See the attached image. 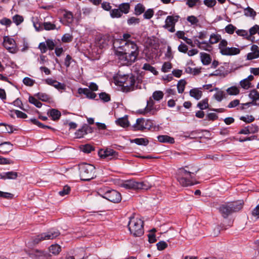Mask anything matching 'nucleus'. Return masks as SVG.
I'll return each mask as SVG.
<instances>
[{
  "label": "nucleus",
  "mask_w": 259,
  "mask_h": 259,
  "mask_svg": "<svg viewBox=\"0 0 259 259\" xmlns=\"http://www.w3.org/2000/svg\"><path fill=\"white\" fill-rule=\"evenodd\" d=\"M244 202L242 200L227 202L221 204L219 210L222 217L226 219L231 214L241 210L243 207Z\"/></svg>",
  "instance_id": "f257e3e1"
},
{
  "label": "nucleus",
  "mask_w": 259,
  "mask_h": 259,
  "mask_svg": "<svg viewBox=\"0 0 259 259\" xmlns=\"http://www.w3.org/2000/svg\"><path fill=\"white\" fill-rule=\"evenodd\" d=\"M144 221L133 215L129 218L127 228L130 234L134 237H140L144 234Z\"/></svg>",
  "instance_id": "f03ea898"
},
{
  "label": "nucleus",
  "mask_w": 259,
  "mask_h": 259,
  "mask_svg": "<svg viewBox=\"0 0 259 259\" xmlns=\"http://www.w3.org/2000/svg\"><path fill=\"white\" fill-rule=\"evenodd\" d=\"M118 49L127 55L130 63H134L139 55V48L134 41L125 42L124 46L118 47Z\"/></svg>",
  "instance_id": "7ed1b4c3"
},
{
  "label": "nucleus",
  "mask_w": 259,
  "mask_h": 259,
  "mask_svg": "<svg viewBox=\"0 0 259 259\" xmlns=\"http://www.w3.org/2000/svg\"><path fill=\"white\" fill-rule=\"evenodd\" d=\"M80 180L89 181L96 177L95 167L91 164L82 163L78 164Z\"/></svg>",
  "instance_id": "20e7f679"
},
{
  "label": "nucleus",
  "mask_w": 259,
  "mask_h": 259,
  "mask_svg": "<svg viewBox=\"0 0 259 259\" xmlns=\"http://www.w3.org/2000/svg\"><path fill=\"white\" fill-rule=\"evenodd\" d=\"M98 193L103 198L113 203H119L121 200V195L119 192L107 187L100 188Z\"/></svg>",
  "instance_id": "39448f33"
},
{
  "label": "nucleus",
  "mask_w": 259,
  "mask_h": 259,
  "mask_svg": "<svg viewBox=\"0 0 259 259\" xmlns=\"http://www.w3.org/2000/svg\"><path fill=\"white\" fill-rule=\"evenodd\" d=\"M194 172L188 171L184 168H181L179 169L177 180L183 186H191L194 184Z\"/></svg>",
  "instance_id": "423d86ee"
},
{
  "label": "nucleus",
  "mask_w": 259,
  "mask_h": 259,
  "mask_svg": "<svg viewBox=\"0 0 259 259\" xmlns=\"http://www.w3.org/2000/svg\"><path fill=\"white\" fill-rule=\"evenodd\" d=\"M122 85V90L123 92L127 93L136 89H140L138 84H136V76L133 74L130 76L128 75H124L119 81Z\"/></svg>",
  "instance_id": "0eeeda50"
},
{
  "label": "nucleus",
  "mask_w": 259,
  "mask_h": 259,
  "mask_svg": "<svg viewBox=\"0 0 259 259\" xmlns=\"http://www.w3.org/2000/svg\"><path fill=\"white\" fill-rule=\"evenodd\" d=\"M60 234V232L56 229L52 228L46 233H43L36 236L33 239V243L37 244L44 240H50L56 238Z\"/></svg>",
  "instance_id": "6e6552de"
},
{
  "label": "nucleus",
  "mask_w": 259,
  "mask_h": 259,
  "mask_svg": "<svg viewBox=\"0 0 259 259\" xmlns=\"http://www.w3.org/2000/svg\"><path fill=\"white\" fill-rule=\"evenodd\" d=\"M98 155L100 158L105 159L107 161L117 159L119 157L118 152L111 148L100 149Z\"/></svg>",
  "instance_id": "1a4fd4ad"
},
{
  "label": "nucleus",
  "mask_w": 259,
  "mask_h": 259,
  "mask_svg": "<svg viewBox=\"0 0 259 259\" xmlns=\"http://www.w3.org/2000/svg\"><path fill=\"white\" fill-rule=\"evenodd\" d=\"M114 37L108 34L101 35L98 38L96 42L97 45L100 49L105 48L111 44L114 45Z\"/></svg>",
  "instance_id": "9d476101"
},
{
  "label": "nucleus",
  "mask_w": 259,
  "mask_h": 259,
  "mask_svg": "<svg viewBox=\"0 0 259 259\" xmlns=\"http://www.w3.org/2000/svg\"><path fill=\"white\" fill-rule=\"evenodd\" d=\"M30 259H51V255L47 251L37 249L31 250L28 254Z\"/></svg>",
  "instance_id": "9b49d317"
},
{
  "label": "nucleus",
  "mask_w": 259,
  "mask_h": 259,
  "mask_svg": "<svg viewBox=\"0 0 259 259\" xmlns=\"http://www.w3.org/2000/svg\"><path fill=\"white\" fill-rule=\"evenodd\" d=\"M122 186L127 189L140 190L147 189V186L144 182H136L133 179L126 181L123 184Z\"/></svg>",
  "instance_id": "f8f14e48"
},
{
  "label": "nucleus",
  "mask_w": 259,
  "mask_h": 259,
  "mask_svg": "<svg viewBox=\"0 0 259 259\" xmlns=\"http://www.w3.org/2000/svg\"><path fill=\"white\" fill-rule=\"evenodd\" d=\"M3 46L10 53L15 54L18 51L15 40L9 36L4 37Z\"/></svg>",
  "instance_id": "ddd939ff"
},
{
  "label": "nucleus",
  "mask_w": 259,
  "mask_h": 259,
  "mask_svg": "<svg viewBox=\"0 0 259 259\" xmlns=\"http://www.w3.org/2000/svg\"><path fill=\"white\" fill-rule=\"evenodd\" d=\"M240 52L239 49L235 47H228L223 50H221L220 53L222 55L225 56H233L239 54Z\"/></svg>",
  "instance_id": "4468645a"
},
{
  "label": "nucleus",
  "mask_w": 259,
  "mask_h": 259,
  "mask_svg": "<svg viewBox=\"0 0 259 259\" xmlns=\"http://www.w3.org/2000/svg\"><path fill=\"white\" fill-rule=\"evenodd\" d=\"M37 24L34 23V26L37 30H39L37 27ZM38 27H41V30L43 28L46 30H54L56 28V26L55 24L52 23L50 22H44L41 24H38Z\"/></svg>",
  "instance_id": "2eb2a0df"
},
{
  "label": "nucleus",
  "mask_w": 259,
  "mask_h": 259,
  "mask_svg": "<svg viewBox=\"0 0 259 259\" xmlns=\"http://www.w3.org/2000/svg\"><path fill=\"white\" fill-rule=\"evenodd\" d=\"M248 96L252 100L250 102L253 105L259 106V92L256 89L251 90Z\"/></svg>",
  "instance_id": "dca6fc26"
},
{
  "label": "nucleus",
  "mask_w": 259,
  "mask_h": 259,
  "mask_svg": "<svg viewBox=\"0 0 259 259\" xmlns=\"http://www.w3.org/2000/svg\"><path fill=\"white\" fill-rule=\"evenodd\" d=\"M79 94H83L86 97L90 99H94L96 97V94L93 92L90 91L88 88H79L78 89Z\"/></svg>",
  "instance_id": "f3484780"
},
{
  "label": "nucleus",
  "mask_w": 259,
  "mask_h": 259,
  "mask_svg": "<svg viewBox=\"0 0 259 259\" xmlns=\"http://www.w3.org/2000/svg\"><path fill=\"white\" fill-rule=\"evenodd\" d=\"M249 34L247 37V40H250L251 42H255V37L253 35L257 33L259 34V25L255 24L251 27L249 30Z\"/></svg>",
  "instance_id": "a211bd4d"
},
{
  "label": "nucleus",
  "mask_w": 259,
  "mask_h": 259,
  "mask_svg": "<svg viewBox=\"0 0 259 259\" xmlns=\"http://www.w3.org/2000/svg\"><path fill=\"white\" fill-rule=\"evenodd\" d=\"M145 120L143 118H138L136 123L133 125V131H144L145 126Z\"/></svg>",
  "instance_id": "6ab92c4d"
},
{
  "label": "nucleus",
  "mask_w": 259,
  "mask_h": 259,
  "mask_svg": "<svg viewBox=\"0 0 259 259\" xmlns=\"http://www.w3.org/2000/svg\"><path fill=\"white\" fill-rule=\"evenodd\" d=\"M115 54L118 57V59L122 61L124 64L131 65L133 63H130L127 55L125 54L123 50H117Z\"/></svg>",
  "instance_id": "aec40b11"
},
{
  "label": "nucleus",
  "mask_w": 259,
  "mask_h": 259,
  "mask_svg": "<svg viewBox=\"0 0 259 259\" xmlns=\"http://www.w3.org/2000/svg\"><path fill=\"white\" fill-rule=\"evenodd\" d=\"M115 123L117 125L123 128L127 127L130 126L127 115H125L123 117L118 118L115 120Z\"/></svg>",
  "instance_id": "412c9836"
},
{
  "label": "nucleus",
  "mask_w": 259,
  "mask_h": 259,
  "mask_svg": "<svg viewBox=\"0 0 259 259\" xmlns=\"http://www.w3.org/2000/svg\"><path fill=\"white\" fill-rule=\"evenodd\" d=\"M18 177V173L15 171H8L0 174V179H16Z\"/></svg>",
  "instance_id": "4be33fe9"
},
{
  "label": "nucleus",
  "mask_w": 259,
  "mask_h": 259,
  "mask_svg": "<svg viewBox=\"0 0 259 259\" xmlns=\"http://www.w3.org/2000/svg\"><path fill=\"white\" fill-rule=\"evenodd\" d=\"M48 113L50 114V116L52 117V119L54 121L59 120L61 116L60 111L56 109H50Z\"/></svg>",
  "instance_id": "5701e85b"
},
{
  "label": "nucleus",
  "mask_w": 259,
  "mask_h": 259,
  "mask_svg": "<svg viewBox=\"0 0 259 259\" xmlns=\"http://www.w3.org/2000/svg\"><path fill=\"white\" fill-rule=\"evenodd\" d=\"M158 141L161 143L173 144L175 143L174 138L167 135H160L157 137Z\"/></svg>",
  "instance_id": "b1692460"
},
{
  "label": "nucleus",
  "mask_w": 259,
  "mask_h": 259,
  "mask_svg": "<svg viewBox=\"0 0 259 259\" xmlns=\"http://www.w3.org/2000/svg\"><path fill=\"white\" fill-rule=\"evenodd\" d=\"M189 94L191 97H193L196 100H199L202 96V91L198 88H193L190 90Z\"/></svg>",
  "instance_id": "393cba45"
},
{
  "label": "nucleus",
  "mask_w": 259,
  "mask_h": 259,
  "mask_svg": "<svg viewBox=\"0 0 259 259\" xmlns=\"http://www.w3.org/2000/svg\"><path fill=\"white\" fill-rule=\"evenodd\" d=\"M30 121L33 123L34 125H37L39 128H48L52 130L53 131H55V129L50 126L45 125L44 124L42 123L40 121H39L38 120H37L35 118H31L30 119Z\"/></svg>",
  "instance_id": "a878e982"
},
{
  "label": "nucleus",
  "mask_w": 259,
  "mask_h": 259,
  "mask_svg": "<svg viewBox=\"0 0 259 259\" xmlns=\"http://www.w3.org/2000/svg\"><path fill=\"white\" fill-rule=\"evenodd\" d=\"M34 96L37 97L38 100L42 102H50L52 100V97L50 95L44 93H38L35 94Z\"/></svg>",
  "instance_id": "bb28decb"
},
{
  "label": "nucleus",
  "mask_w": 259,
  "mask_h": 259,
  "mask_svg": "<svg viewBox=\"0 0 259 259\" xmlns=\"http://www.w3.org/2000/svg\"><path fill=\"white\" fill-rule=\"evenodd\" d=\"M145 129H147L151 131H155L158 129V127L154 124L153 120L147 119L145 122L144 130Z\"/></svg>",
  "instance_id": "cd10ccee"
},
{
  "label": "nucleus",
  "mask_w": 259,
  "mask_h": 259,
  "mask_svg": "<svg viewBox=\"0 0 259 259\" xmlns=\"http://www.w3.org/2000/svg\"><path fill=\"white\" fill-rule=\"evenodd\" d=\"M201 60L202 64L204 65L209 64L211 61V58L210 55L205 53H201Z\"/></svg>",
  "instance_id": "c85d7f7f"
},
{
  "label": "nucleus",
  "mask_w": 259,
  "mask_h": 259,
  "mask_svg": "<svg viewBox=\"0 0 259 259\" xmlns=\"http://www.w3.org/2000/svg\"><path fill=\"white\" fill-rule=\"evenodd\" d=\"M131 143H134L138 145H144L146 146L149 143V141L145 138H136L133 140H131Z\"/></svg>",
  "instance_id": "c756f323"
},
{
  "label": "nucleus",
  "mask_w": 259,
  "mask_h": 259,
  "mask_svg": "<svg viewBox=\"0 0 259 259\" xmlns=\"http://www.w3.org/2000/svg\"><path fill=\"white\" fill-rule=\"evenodd\" d=\"M145 8L143 4L139 3L135 6V14L139 16L145 12Z\"/></svg>",
  "instance_id": "7c9ffc66"
},
{
  "label": "nucleus",
  "mask_w": 259,
  "mask_h": 259,
  "mask_svg": "<svg viewBox=\"0 0 259 259\" xmlns=\"http://www.w3.org/2000/svg\"><path fill=\"white\" fill-rule=\"evenodd\" d=\"M118 8L121 11L122 14H126L130 11V5L127 3H122L119 5Z\"/></svg>",
  "instance_id": "2f4dec72"
},
{
  "label": "nucleus",
  "mask_w": 259,
  "mask_h": 259,
  "mask_svg": "<svg viewBox=\"0 0 259 259\" xmlns=\"http://www.w3.org/2000/svg\"><path fill=\"white\" fill-rule=\"evenodd\" d=\"M197 107L201 110L207 109L209 107L208 99L207 98L203 99L198 103Z\"/></svg>",
  "instance_id": "473e14b6"
},
{
  "label": "nucleus",
  "mask_w": 259,
  "mask_h": 259,
  "mask_svg": "<svg viewBox=\"0 0 259 259\" xmlns=\"http://www.w3.org/2000/svg\"><path fill=\"white\" fill-rule=\"evenodd\" d=\"M61 250V248L58 244H53L49 247V251L54 255H57Z\"/></svg>",
  "instance_id": "72a5a7b5"
},
{
  "label": "nucleus",
  "mask_w": 259,
  "mask_h": 259,
  "mask_svg": "<svg viewBox=\"0 0 259 259\" xmlns=\"http://www.w3.org/2000/svg\"><path fill=\"white\" fill-rule=\"evenodd\" d=\"M225 67L224 66H221L218 69L215 70L213 72L210 73L209 74V76H225V74L224 73Z\"/></svg>",
  "instance_id": "f704fd0d"
},
{
  "label": "nucleus",
  "mask_w": 259,
  "mask_h": 259,
  "mask_svg": "<svg viewBox=\"0 0 259 259\" xmlns=\"http://www.w3.org/2000/svg\"><path fill=\"white\" fill-rule=\"evenodd\" d=\"M13 145H2L0 146V152L2 154H7L12 150Z\"/></svg>",
  "instance_id": "c9c22d12"
},
{
  "label": "nucleus",
  "mask_w": 259,
  "mask_h": 259,
  "mask_svg": "<svg viewBox=\"0 0 259 259\" xmlns=\"http://www.w3.org/2000/svg\"><path fill=\"white\" fill-rule=\"evenodd\" d=\"M221 40V36L218 34L212 33L210 35L209 42L210 44H214Z\"/></svg>",
  "instance_id": "e433bc0d"
},
{
  "label": "nucleus",
  "mask_w": 259,
  "mask_h": 259,
  "mask_svg": "<svg viewBox=\"0 0 259 259\" xmlns=\"http://www.w3.org/2000/svg\"><path fill=\"white\" fill-rule=\"evenodd\" d=\"M187 83L185 79H181L177 84L178 92L179 93H182L185 90V85Z\"/></svg>",
  "instance_id": "4c0bfd02"
},
{
  "label": "nucleus",
  "mask_w": 259,
  "mask_h": 259,
  "mask_svg": "<svg viewBox=\"0 0 259 259\" xmlns=\"http://www.w3.org/2000/svg\"><path fill=\"white\" fill-rule=\"evenodd\" d=\"M143 69L145 70L150 71L155 75H157L158 74V72L155 69V68L148 63L144 64L143 67Z\"/></svg>",
  "instance_id": "58836bf2"
},
{
  "label": "nucleus",
  "mask_w": 259,
  "mask_h": 259,
  "mask_svg": "<svg viewBox=\"0 0 259 259\" xmlns=\"http://www.w3.org/2000/svg\"><path fill=\"white\" fill-rule=\"evenodd\" d=\"M227 92L229 95H237L239 94L240 90L239 88L236 86H232L229 88L227 90Z\"/></svg>",
  "instance_id": "ea45409f"
},
{
  "label": "nucleus",
  "mask_w": 259,
  "mask_h": 259,
  "mask_svg": "<svg viewBox=\"0 0 259 259\" xmlns=\"http://www.w3.org/2000/svg\"><path fill=\"white\" fill-rule=\"evenodd\" d=\"M28 101L29 103L33 104L37 108H40L42 105L40 102H39L38 100H37L32 96H29L28 98Z\"/></svg>",
  "instance_id": "a19ab883"
},
{
  "label": "nucleus",
  "mask_w": 259,
  "mask_h": 259,
  "mask_svg": "<svg viewBox=\"0 0 259 259\" xmlns=\"http://www.w3.org/2000/svg\"><path fill=\"white\" fill-rule=\"evenodd\" d=\"M63 18L66 20L68 23H71L73 20V15L71 12L65 11L63 15Z\"/></svg>",
  "instance_id": "79ce46f5"
},
{
  "label": "nucleus",
  "mask_w": 259,
  "mask_h": 259,
  "mask_svg": "<svg viewBox=\"0 0 259 259\" xmlns=\"http://www.w3.org/2000/svg\"><path fill=\"white\" fill-rule=\"evenodd\" d=\"M99 98L104 102H108L111 100L110 95L105 92H102L99 94Z\"/></svg>",
  "instance_id": "37998d69"
},
{
  "label": "nucleus",
  "mask_w": 259,
  "mask_h": 259,
  "mask_svg": "<svg viewBox=\"0 0 259 259\" xmlns=\"http://www.w3.org/2000/svg\"><path fill=\"white\" fill-rule=\"evenodd\" d=\"M244 14L246 16L252 17L254 19L256 13L253 9L248 7L244 10Z\"/></svg>",
  "instance_id": "c03bdc74"
},
{
  "label": "nucleus",
  "mask_w": 259,
  "mask_h": 259,
  "mask_svg": "<svg viewBox=\"0 0 259 259\" xmlns=\"http://www.w3.org/2000/svg\"><path fill=\"white\" fill-rule=\"evenodd\" d=\"M122 14L118 9H114L110 11V16L112 18H120Z\"/></svg>",
  "instance_id": "a18cd8bd"
},
{
  "label": "nucleus",
  "mask_w": 259,
  "mask_h": 259,
  "mask_svg": "<svg viewBox=\"0 0 259 259\" xmlns=\"http://www.w3.org/2000/svg\"><path fill=\"white\" fill-rule=\"evenodd\" d=\"M163 95L162 91H157L153 92L152 98L156 101H159L163 98Z\"/></svg>",
  "instance_id": "49530a36"
},
{
  "label": "nucleus",
  "mask_w": 259,
  "mask_h": 259,
  "mask_svg": "<svg viewBox=\"0 0 259 259\" xmlns=\"http://www.w3.org/2000/svg\"><path fill=\"white\" fill-rule=\"evenodd\" d=\"M240 85L241 87L245 90H247L251 88V83L249 82L247 80L244 79L240 81Z\"/></svg>",
  "instance_id": "de8ad7c7"
},
{
  "label": "nucleus",
  "mask_w": 259,
  "mask_h": 259,
  "mask_svg": "<svg viewBox=\"0 0 259 259\" xmlns=\"http://www.w3.org/2000/svg\"><path fill=\"white\" fill-rule=\"evenodd\" d=\"M213 97L218 102H221L225 98L224 92L222 91H218L214 95Z\"/></svg>",
  "instance_id": "09e8293b"
},
{
  "label": "nucleus",
  "mask_w": 259,
  "mask_h": 259,
  "mask_svg": "<svg viewBox=\"0 0 259 259\" xmlns=\"http://www.w3.org/2000/svg\"><path fill=\"white\" fill-rule=\"evenodd\" d=\"M175 22L173 20V17L171 16H168L165 19V28L170 27V26L175 25Z\"/></svg>",
  "instance_id": "8fccbe9b"
},
{
  "label": "nucleus",
  "mask_w": 259,
  "mask_h": 259,
  "mask_svg": "<svg viewBox=\"0 0 259 259\" xmlns=\"http://www.w3.org/2000/svg\"><path fill=\"white\" fill-rule=\"evenodd\" d=\"M239 119L247 123H251L255 119L252 115H246V116H241Z\"/></svg>",
  "instance_id": "3c124183"
},
{
  "label": "nucleus",
  "mask_w": 259,
  "mask_h": 259,
  "mask_svg": "<svg viewBox=\"0 0 259 259\" xmlns=\"http://www.w3.org/2000/svg\"><path fill=\"white\" fill-rule=\"evenodd\" d=\"M95 150V147L90 144L83 146L82 151L85 153H90Z\"/></svg>",
  "instance_id": "603ef678"
},
{
  "label": "nucleus",
  "mask_w": 259,
  "mask_h": 259,
  "mask_svg": "<svg viewBox=\"0 0 259 259\" xmlns=\"http://www.w3.org/2000/svg\"><path fill=\"white\" fill-rule=\"evenodd\" d=\"M23 82L27 86L32 87L35 83V81L28 77H26L23 79Z\"/></svg>",
  "instance_id": "864d4df0"
},
{
  "label": "nucleus",
  "mask_w": 259,
  "mask_h": 259,
  "mask_svg": "<svg viewBox=\"0 0 259 259\" xmlns=\"http://www.w3.org/2000/svg\"><path fill=\"white\" fill-rule=\"evenodd\" d=\"M154 105V102L153 100L150 98L149 100L147 101V106L145 108V110L147 111V112H150L153 110V106Z\"/></svg>",
  "instance_id": "5fc2aeb1"
},
{
  "label": "nucleus",
  "mask_w": 259,
  "mask_h": 259,
  "mask_svg": "<svg viewBox=\"0 0 259 259\" xmlns=\"http://www.w3.org/2000/svg\"><path fill=\"white\" fill-rule=\"evenodd\" d=\"M23 20V17L17 14L13 17V21L17 25L20 24Z\"/></svg>",
  "instance_id": "6e6d98bb"
},
{
  "label": "nucleus",
  "mask_w": 259,
  "mask_h": 259,
  "mask_svg": "<svg viewBox=\"0 0 259 259\" xmlns=\"http://www.w3.org/2000/svg\"><path fill=\"white\" fill-rule=\"evenodd\" d=\"M70 187L68 185H66L64 186L62 190L59 192V194L61 196H64L70 193Z\"/></svg>",
  "instance_id": "4d7b16f0"
},
{
  "label": "nucleus",
  "mask_w": 259,
  "mask_h": 259,
  "mask_svg": "<svg viewBox=\"0 0 259 259\" xmlns=\"http://www.w3.org/2000/svg\"><path fill=\"white\" fill-rule=\"evenodd\" d=\"M157 249L159 251L163 250L168 246L167 244L164 241H161L156 244Z\"/></svg>",
  "instance_id": "13d9d810"
},
{
  "label": "nucleus",
  "mask_w": 259,
  "mask_h": 259,
  "mask_svg": "<svg viewBox=\"0 0 259 259\" xmlns=\"http://www.w3.org/2000/svg\"><path fill=\"white\" fill-rule=\"evenodd\" d=\"M11 112H14L18 118L25 119L27 117V114L21 111L13 110H11Z\"/></svg>",
  "instance_id": "bf43d9fd"
},
{
  "label": "nucleus",
  "mask_w": 259,
  "mask_h": 259,
  "mask_svg": "<svg viewBox=\"0 0 259 259\" xmlns=\"http://www.w3.org/2000/svg\"><path fill=\"white\" fill-rule=\"evenodd\" d=\"M236 29V27H235L234 25H233L231 24H229L227 26H226L225 28V31L227 33L230 34H233Z\"/></svg>",
  "instance_id": "052dcab7"
},
{
  "label": "nucleus",
  "mask_w": 259,
  "mask_h": 259,
  "mask_svg": "<svg viewBox=\"0 0 259 259\" xmlns=\"http://www.w3.org/2000/svg\"><path fill=\"white\" fill-rule=\"evenodd\" d=\"M154 15V11L153 9H148L144 14V18L146 19H151Z\"/></svg>",
  "instance_id": "680f3d73"
},
{
  "label": "nucleus",
  "mask_w": 259,
  "mask_h": 259,
  "mask_svg": "<svg viewBox=\"0 0 259 259\" xmlns=\"http://www.w3.org/2000/svg\"><path fill=\"white\" fill-rule=\"evenodd\" d=\"M73 36L69 33H66L62 37V41L63 42H70L72 40Z\"/></svg>",
  "instance_id": "e2e57ef3"
},
{
  "label": "nucleus",
  "mask_w": 259,
  "mask_h": 259,
  "mask_svg": "<svg viewBox=\"0 0 259 259\" xmlns=\"http://www.w3.org/2000/svg\"><path fill=\"white\" fill-rule=\"evenodd\" d=\"M171 68L172 65L170 62H164L162 66L161 70L163 72H167Z\"/></svg>",
  "instance_id": "0e129e2a"
},
{
  "label": "nucleus",
  "mask_w": 259,
  "mask_h": 259,
  "mask_svg": "<svg viewBox=\"0 0 259 259\" xmlns=\"http://www.w3.org/2000/svg\"><path fill=\"white\" fill-rule=\"evenodd\" d=\"M46 44L47 49L50 50H53L55 47V44L54 41L51 39H48L46 40Z\"/></svg>",
  "instance_id": "69168bd1"
},
{
  "label": "nucleus",
  "mask_w": 259,
  "mask_h": 259,
  "mask_svg": "<svg viewBox=\"0 0 259 259\" xmlns=\"http://www.w3.org/2000/svg\"><path fill=\"white\" fill-rule=\"evenodd\" d=\"M187 21L190 22L192 25L197 24L199 20L196 17L193 15L189 16L187 18Z\"/></svg>",
  "instance_id": "338daca9"
},
{
  "label": "nucleus",
  "mask_w": 259,
  "mask_h": 259,
  "mask_svg": "<svg viewBox=\"0 0 259 259\" xmlns=\"http://www.w3.org/2000/svg\"><path fill=\"white\" fill-rule=\"evenodd\" d=\"M127 22L129 25L139 24L140 23V19L135 17H132L127 19Z\"/></svg>",
  "instance_id": "774afa93"
}]
</instances>
